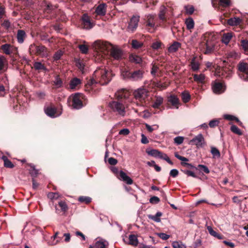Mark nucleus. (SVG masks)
Here are the masks:
<instances>
[{
    "instance_id": "nucleus-11",
    "label": "nucleus",
    "mask_w": 248,
    "mask_h": 248,
    "mask_svg": "<svg viewBox=\"0 0 248 248\" xmlns=\"http://www.w3.org/2000/svg\"><path fill=\"white\" fill-rule=\"evenodd\" d=\"M140 16L138 15L133 16L130 19L127 28L128 31L133 32L137 29L140 21Z\"/></svg>"
},
{
    "instance_id": "nucleus-12",
    "label": "nucleus",
    "mask_w": 248,
    "mask_h": 248,
    "mask_svg": "<svg viewBox=\"0 0 248 248\" xmlns=\"http://www.w3.org/2000/svg\"><path fill=\"white\" fill-rule=\"evenodd\" d=\"M45 113L51 118H55L60 116L62 111H59L57 108L52 106H47L44 108Z\"/></svg>"
},
{
    "instance_id": "nucleus-53",
    "label": "nucleus",
    "mask_w": 248,
    "mask_h": 248,
    "mask_svg": "<svg viewBox=\"0 0 248 248\" xmlns=\"http://www.w3.org/2000/svg\"><path fill=\"white\" fill-rule=\"evenodd\" d=\"M59 205L62 211L65 212L68 209L67 205L65 202L61 201L59 202Z\"/></svg>"
},
{
    "instance_id": "nucleus-48",
    "label": "nucleus",
    "mask_w": 248,
    "mask_h": 248,
    "mask_svg": "<svg viewBox=\"0 0 248 248\" xmlns=\"http://www.w3.org/2000/svg\"><path fill=\"white\" fill-rule=\"evenodd\" d=\"M172 247L173 248H186L185 245L181 242H174L172 243Z\"/></svg>"
},
{
    "instance_id": "nucleus-51",
    "label": "nucleus",
    "mask_w": 248,
    "mask_h": 248,
    "mask_svg": "<svg viewBox=\"0 0 248 248\" xmlns=\"http://www.w3.org/2000/svg\"><path fill=\"white\" fill-rule=\"evenodd\" d=\"M219 123V119H213L209 122V126L211 128H214L216 126L218 125Z\"/></svg>"
},
{
    "instance_id": "nucleus-59",
    "label": "nucleus",
    "mask_w": 248,
    "mask_h": 248,
    "mask_svg": "<svg viewBox=\"0 0 248 248\" xmlns=\"http://www.w3.org/2000/svg\"><path fill=\"white\" fill-rule=\"evenodd\" d=\"M182 171L185 174L187 175L188 176H191L194 178L198 177V176L195 174V173L191 170H182Z\"/></svg>"
},
{
    "instance_id": "nucleus-47",
    "label": "nucleus",
    "mask_w": 248,
    "mask_h": 248,
    "mask_svg": "<svg viewBox=\"0 0 248 248\" xmlns=\"http://www.w3.org/2000/svg\"><path fill=\"white\" fill-rule=\"evenodd\" d=\"M59 233L57 232L55 235L52 237V238H53V241L52 242H50V244L52 245H56L58 243V242L61 239L62 237H58Z\"/></svg>"
},
{
    "instance_id": "nucleus-17",
    "label": "nucleus",
    "mask_w": 248,
    "mask_h": 248,
    "mask_svg": "<svg viewBox=\"0 0 248 248\" xmlns=\"http://www.w3.org/2000/svg\"><path fill=\"white\" fill-rule=\"evenodd\" d=\"M107 5L105 3L99 4L95 9V12L97 15L103 16L106 13Z\"/></svg>"
},
{
    "instance_id": "nucleus-44",
    "label": "nucleus",
    "mask_w": 248,
    "mask_h": 248,
    "mask_svg": "<svg viewBox=\"0 0 248 248\" xmlns=\"http://www.w3.org/2000/svg\"><path fill=\"white\" fill-rule=\"evenodd\" d=\"M30 166L31 169L29 170L30 173L31 174V176H32L33 177H35L37 175L38 173V170L35 168V166L31 164L30 165Z\"/></svg>"
},
{
    "instance_id": "nucleus-2",
    "label": "nucleus",
    "mask_w": 248,
    "mask_h": 248,
    "mask_svg": "<svg viewBox=\"0 0 248 248\" xmlns=\"http://www.w3.org/2000/svg\"><path fill=\"white\" fill-rule=\"evenodd\" d=\"M110 72L105 68H99L94 72L93 78L91 79V84L99 83L101 85L107 84L111 80Z\"/></svg>"
},
{
    "instance_id": "nucleus-18",
    "label": "nucleus",
    "mask_w": 248,
    "mask_h": 248,
    "mask_svg": "<svg viewBox=\"0 0 248 248\" xmlns=\"http://www.w3.org/2000/svg\"><path fill=\"white\" fill-rule=\"evenodd\" d=\"M181 44L180 43L174 41L169 47L168 51L169 53H172L176 52L178 49L181 47Z\"/></svg>"
},
{
    "instance_id": "nucleus-8",
    "label": "nucleus",
    "mask_w": 248,
    "mask_h": 248,
    "mask_svg": "<svg viewBox=\"0 0 248 248\" xmlns=\"http://www.w3.org/2000/svg\"><path fill=\"white\" fill-rule=\"evenodd\" d=\"M82 95L80 93H75L70 98L71 100V106L73 108L79 109L83 107L82 101Z\"/></svg>"
},
{
    "instance_id": "nucleus-15",
    "label": "nucleus",
    "mask_w": 248,
    "mask_h": 248,
    "mask_svg": "<svg viewBox=\"0 0 248 248\" xmlns=\"http://www.w3.org/2000/svg\"><path fill=\"white\" fill-rule=\"evenodd\" d=\"M117 177L120 180L123 181L128 185H131L133 184V181L132 179L123 170L120 171L119 176H117Z\"/></svg>"
},
{
    "instance_id": "nucleus-9",
    "label": "nucleus",
    "mask_w": 248,
    "mask_h": 248,
    "mask_svg": "<svg viewBox=\"0 0 248 248\" xmlns=\"http://www.w3.org/2000/svg\"><path fill=\"white\" fill-rule=\"evenodd\" d=\"M134 97L140 102L144 101L148 96V91L145 88H140L133 93Z\"/></svg>"
},
{
    "instance_id": "nucleus-21",
    "label": "nucleus",
    "mask_w": 248,
    "mask_h": 248,
    "mask_svg": "<svg viewBox=\"0 0 248 248\" xmlns=\"http://www.w3.org/2000/svg\"><path fill=\"white\" fill-rule=\"evenodd\" d=\"M42 6L44 8V12L47 13L51 12L52 10L56 8L55 6H53L51 3L46 1H44L42 3Z\"/></svg>"
},
{
    "instance_id": "nucleus-64",
    "label": "nucleus",
    "mask_w": 248,
    "mask_h": 248,
    "mask_svg": "<svg viewBox=\"0 0 248 248\" xmlns=\"http://www.w3.org/2000/svg\"><path fill=\"white\" fill-rule=\"evenodd\" d=\"M157 235L158 236V237H159V238H160L163 240H166L168 239L170 237V235L167 234L163 232L157 233Z\"/></svg>"
},
{
    "instance_id": "nucleus-45",
    "label": "nucleus",
    "mask_w": 248,
    "mask_h": 248,
    "mask_svg": "<svg viewBox=\"0 0 248 248\" xmlns=\"http://www.w3.org/2000/svg\"><path fill=\"white\" fill-rule=\"evenodd\" d=\"M241 46L244 51H248V40L244 39L241 41Z\"/></svg>"
},
{
    "instance_id": "nucleus-5",
    "label": "nucleus",
    "mask_w": 248,
    "mask_h": 248,
    "mask_svg": "<svg viewBox=\"0 0 248 248\" xmlns=\"http://www.w3.org/2000/svg\"><path fill=\"white\" fill-rule=\"evenodd\" d=\"M109 107L117 114L124 116L125 114V107L121 101H113L109 103Z\"/></svg>"
},
{
    "instance_id": "nucleus-27",
    "label": "nucleus",
    "mask_w": 248,
    "mask_h": 248,
    "mask_svg": "<svg viewBox=\"0 0 248 248\" xmlns=\"http://www.w3.org/2000/svg\"><path fill=\"white\" fill-rule=\"evenodd\" d=\"M163 102V98L160 96H155V99L152 105L153 108H158L162 105Z\"/></svg>"
},
{
    "instance_id": "nucleus-16",
    "label": "nucleus",
    "mask_w": 248,
    "mask_h": 248,
    "mask_svg": "<svg viewBox=\"0 0 248 248\" xmlns=\"http://www.w3.org/2000/svg\"><path fill=\"white\" fill-rule=\"evenodd\" d=\"M81 20L82 25L84 29H90L93 27L90 17L87 14H85L82 16Z\"/></svg>"
},
{
    "instance_id": "nucleus-37",
    "label": "nucleus",
    "mask_w": 248,
    "mask_h": 248,
    "mask_svg": "<svg viewBox=\"0 0 248 248\" xmlns=\"http://www.w3.org/2000/svg\"><path fill=\"white\" fill-rule=\"evenodd\" d=\"M108 243L106 241H97L94 245V248H106Z\"/></svg>"
},
{
    "instance_id": "nucleus-23",
    "label": "nucleus",
    "mask_w": 248,
    "mask_h": 248,
    "mask_svg": "<svg viewBox=\"0 0 248 248\" xmlns=\"http://www.w3.org/2000/svg\"><path fill=\"white\" fill-rule=\"evenodd\" d=\"M194 80L198 83L203 84L205 79V76L203 74H193Z\"/></svg>"
},
{
    "instance_id": "nucleus-4",
    "label": "nucleus",
    "mask_w": 248,
    "mask_h": 248,
    "mask_svg": "<svg viewBox=\"0 0 248 248\" xmlns=\"http://www.w3.org/2000/svg\"><path fill=\"white\" fill-rule=\"evenodd\" d=\"M237 69L239 78L243 81H248V63L240 62L237 65Z\"/></svg>"
},
{
    "instance_id": "nucleus-13",
    "label": "nucleus",
    "mask_w": 248,
    "mask_h": 248,
    "mask_svg": "<svg viewBox=\"0 0 248 248\" xmlns=\"http://www.w3.org/2000/svg\"><path fill=\"white\" fill-rule=\"evenodd\" d=\"M190 143L197 146V147H202L205 144L204 139L202 134L195 136L190 141Z\"/></svg>"
},
{
    "instance_id": "nucleus-52",
    "label": "nucleus",
    "mask_w": 248,
    "mask_h": 248,
    "mask_svg": "<svg viewBox=\"0 0 248 248\" xmlns=\"http://www.w3.org/2000/svg\"><path fill=\"white\" fill-rule=\"evenodd\" d=\"M76 66L80 71L82 73L84 72L85 65L80 60H78L76 62Z\"/></svg>"
},
{
    "instance_id": "nucleus-24",
    "label": "nucleus",
    "mask_w": 248,
    "mask_h": 248,
    "mask_svg": "<svg viewBox=\"0 0 248 248\" xmlns=\"http://www.w3.org/2000/svg\"><path fill=\"white\" fill-rule=\"evenodd\" d=\"M13 46L9 44H5L1 46V49L6 55H10L13 51Z\"/></svg>"
},
{
    "instance_id": "nucleus-42",
    "label": "nucleus",
    "mask_w": 248,
    "mask_h": 248,
    "mask_svg": "<svg viewBox=\"0 0 248 248\" xmlns=\"http://www.w3.org/2000/svg\"><path fill=\"white\" fill-rule=\"evenodd\" d=\"M196 170H199L201 172H203L206 174H208L210 172V170L207 167L203 165L199 164L198 165Z\"/></svg>"
},
{
    "instance_id": "nucleus-7",
    "label": "nucleus",
    "mask_w": 248,
    "mask_h": 248,
    "mask_svg": "<svg viewBox=\"0 0 248 248\" xmlns=\"http://www.w3.org/2000/svg\"><path fill=\"white\" fill-rule=\"evenodd\" d=\"M147 154L152 156L163 159L169 164L173 165V162L170 160L167 154L163 153L156 149H150L146 150Z\"/></svg>"
},
{
    "instance_id": "nucleus-33",
    "label": "nucleus",
    "mask_w": 248,
    "mask_h": 248,
    "mask_svg": "<svg viewBox=\"0 0 248 248\" xmlns=\"http://www.w3.org/2000/svg\"><path fill=\"white\" fill-rule=\"evenodd\" d=\"M129 245L136 246L138 244V240L136 235L134 234H130L129 236Z\"/></svg>"
},
{
    "instance_id": "nucleus-40",
    "label": "nucleus",
    "mask_w": 248,
    "mask_h": 248,
    "mask_svg": "<svg viewBox=\"0 0 248 248\" xmlns=\"http://www.w3.org/2000/svg\"><path fill=\"white\" fill-rule=\"evenodd\" d=\"M131 46L134 49H139L142 46L143 43L137 40H133L131 42Z\"/></svg>"
},
{
    "instance_id": "nucleus-3",
    "label": "nucleus",
    "mask_w": 248,
    "mask_h": 248,
    "mask_svg": "<svg viewBox=\"0 0 248 248\" xmlns=\"http://www.w3.org/2000/svg\"><path fill=\"white\" fill-rule=\"evenodd\" d=\"M144 72L143 70L139 69L134 71H129L126 69L121 70V76L124 79L132 81L141 80L143 77Z\"/></svg>"
},
{
    "instance_id": "nucleus-34",
    "label": "nucleus",
    "mask_w": 248,
    "mask_h": 248,
    "mask_svg": "<svg viewBox=\"0 0 248 248\" xmlns=\"http://www.w3.org/2000/svg\"><path fill=\"white\" fill-rule=\"evenodd\" d=\"M33 67L36 70L47 71L46 68L40 62H35L33 64Z\"/></svg>"
},
{
    "instance_id": "nucleus-58",
    "label": "nucleus",
    "mask_w": 248,
    "mask_h": 248,
    "mask_svg": "<svg viewBox=\"0 0 248 248\" xmlns=\"http://www.w3.org/2000/svg\"><path fill=\"white\" fill-rule=\"evenodd\" d=\"M1 25L5 29L8 30L11 27V23L9 20H4L3 23L1 24Z\"/></svg>"
},
{
    "instance_id": "nucleus-61",
    "label": "nucleus",
    "mask_w": 248,
    "mask_h": 248,
    "mask_svg": "<svg viewBox=\"0 0 248 248\" xmlns=\"http://www.w3.org/2000/svg\"><path fill=\"white\" fill-rule=\"evenodd\" d=\"M206 50L205 52V54H209L211 53L214 49V46L213 45H209L207 43L206 44Z\"/></svg>"
},
{
    "instance_id": "nucleus-14",
    "label": "nucleus",
    "mask_w": 248,
    "mask_h": 248,
    "mask_svg": "<svg viewBox=\"0 0 248 248\" xmlns=\"http://www.w3.org/2000/svg\"><path fill=\"white\" fill-rule=\"evenodd\" d=\"M200 63L199 59L197 56L193 57L190 61V66L192 70L194 72L198 71L200 69Z\"/></svg>"
},
{
    "instance_id": "nucleus-32",
    "label": "nucleus",
    "mask_w": 248,
    "mask_h": 248,
    "mask_svg": "<svg viewBox=\"0 0 248 248\" xmlns=\"http://www.w3.org/2000/svg\"><path fill=\"white\" fill-rule=\"evenodd\" d=\"M130 61L132 62L140 64L142 62V58L137 55H131L129 57Z\"/></svg>"
},
{
    "instance_id": "nucleus-31",
    "label": "nucleus",
    "mask_w": 248,
    "mask_h": 248,
    "mask_svg": "<svg viewBox=\"0 0 248 248\" xmlns=\"http://www.w3.org/2000/svg\"><path fill=\"white\" fill-rule=\"evenodd\" d=\"M1 159L4 162V167L8 168H13L14 167V164L12 163V162L9 160L7 157L5 155H2L1 157Z\"/></svg>"
},
{
    "instance_id": "nucleus-26",
    "label": "nucleus",
    "mask_w": 248,
    "mask_h": 248,
    "mask_svg": "<svg viewBox=\"0 0 248 248\" xmlns=\"http://www.w3.org/2000/svg\"><path fill=\"white\" fill-rule=\"evenodd\" d=\"M81 82L80 79L75 78L71 80L69 83V87L71 89H75L76 87L81 84Z\"/></svg>"
},
{
    "instance_id": "nucleus-63",
    "label": "nucleus",
    "mask_w": 248,
    "mask_h": 248,
    "mask_svg": "<svg viewBox=\"0 0 248 248\" xmlns=\"http://www.w3.org/2000/svg\"><path fill=\"white\" fill-rule=\"evenodd\" d=\"M149 202L152 204H157L160 202V199L156 196H153L150 199Z\"/></svg>"
},
{
    "instance_id": "nucleus-62",
    "label": "nucleus",
    "mask_w": 248,
    "mask_h": 248,
    "mask_svg": "<svg viewBox=\"0 0 248 248\" xmlns=\"http://www.w3.org/2000/svg\"><path fill=\"white\" fill-rule=\"evenodd\" d=\"M223 117L225 119L232 121V120H236L238 121V119L234 116L230 114H225L223 116Z\"/></svg>"
},
{
    "instance_id": "nucleus-49",
    "label": "nucleus",
    "mask_w": 248,
    "mask_h": 248,
    "mask_svg": "<svg viewBox=\"0 0 248 248\" xmlns=\"http://www.w3.org/2000/svg\"><path fill=\"white\" fill-rule=\"evenodd\" d=\"M145 127L148 130V131L150 133H151L154 130H156L158 128V126L157 125H154L153 126H151L147 124H145Z\"/></svg>"
},
{
    "instance_id": "nucleus-10",
    "label": "nucleus",
    "mask_w": 248,
    "mask_h": 248,
    "mask_svg": "<svg viewBox=\"0 0 248 248\" xmlns=\"http://www.w3.org/2000/svg\"><path fill=\"white\" fill-rule=\"evenodd\" d=\"M213 92L216 94H220L224 92L226 86L223 82L215 80L212 83Z\"/></svg>"
},
{
    "instance_id": "nucleus-43",
    "label": "nucleus",
    "mask_w": 248,
    "mask_h": 248,
    "mask_svg": "<svg viewBox=\"0 0 248 248\" xmlns=\"http://www.w3.org/2000/svg\"><path fill=\"white\" fill-rule=\"evenodd\" d=\"M78 201L82 203H89L92 201V198L87 196H80Z\"/></svg>"
},
{
    "instance_id": "nucleus-35",
    "label": "nucleus",
    "mask_w": 248,
    "mask_h": 248,
    "mask_svg": "<svg viewBox=\"0 0 248 248\" xmlns=\"http://www.w3.org/2000/svg\"><path fill=\"white\" fill-rule=\"evenodd\" d=\"M166 12V8L164 5H161L160 8L159 13L158 14V17L159 19L162 21L165 19V13Z\"/></svg>"
},
{
    "instance_id": "nucleus-36",
    "label": "nucleus",
    "mask_w": 248,
    "mask_h": 248,
    "mask_svg": "<svg viewBox=\"0 0 248 248\" xmlns=\"http://www.w3.org/2000/svg\"><path fill=\"white\" fill-rule=\"evenodd\" d=\"M227 56L228 58L236 59L239 58L240 54L234 50H232L227 53Z\"/></svg>"
},
{
    "instance_id": "nucleus-57",
    "label": "nucleus",
    "mask_w": 248,
    "mask_h": 248,
    "mask_svg": "<svg viewBox=\"0 0 248 248\" xmlns=\"http://www.w3.org/2000/svg\"><path fill=\"white\" fill-rule=\"evenodd\" d=\"M221 6L227 7L230 6L231 2L230 0H219Z\"/></svg>"
},
{
    "instance_id": "nucleus-50",
    "label": "nucleus",
    "mask_w": 248,
    "mask_h": 248,
    "mask_svg": "<svg viewBox=\"0 0 248 248\" xmlns=\"http://www.w3.org/2000/svg\"><path fill=\"white\" fill-rule=\"evenodd\" d=\"M231 130L234 133L237 134L239 135H242V132L240 129L235 125H232L231 127Z\"/></svg>"
},
{
    "instance_id": "nucleus-22",
    "label": "nucleus",
    "mask_w": 248,
    "mask_h": 248,
    "mask_svg": "<svg viewBox=\"0 0 248 248\" xmlns=\"http://www.w3.org/2000/svg\"><path fill=\"white\" fill-rule=\"evenodd\" d=\"M26 37L25 31L22 30H19L17 33V40L20 44H22L24 42V39Z\"/></svg>"
},
{
    "instance_id": "nucleus-28",
    "label": "nucleus",
    "mask_w": 248,
    "mask_h": 248,
    "mask_svg": "<svg viewBox=\"0 0 248 248\" xmlns=\"http://www.w3.org/2000/svg\"><path fill=\"white\" fill-rule=\"evenodd\" d=\"M185 24L186 25V29L188 30L191 31L194 27V21L191 17H188L185 20Z\"/></svg>"
},
{
    "instance_id": "nucleus-56",
    "label": "nucleus",
    "mask_w": 248,
    "mask_h": 248,
    "mask_svg": "<svg viewBox=\"0 0 248 248\" xmlns=\"http://www.w3.org/2000/svg\"><path fill=\"white\" fill-rule=\"evenodd\" d=\"M206 228H207V229L209 234L211 235H212V236H213L215 237L218 233L216 231H215L213 229L212 227L211 226H207L206 227Z\"/></svg>"
},
{
    "instance_id": "nucleus-54",
    "label": "nucleus",
    "mask_w": 248,
    "mask_h": 248,
    "mask_svg": "<svg viewBox=\"0 0 248 248\" xmlns=\"http://www.w3.org/2000/svg\"><path fill=\"white\" fill-rule=\"evenodd\" d=\"M185 9L186 10V13L189 15L193 14L194 11V7L191 5L185 6Z\"/></svg>"
},
{
    "instance_id": "nucleus-29",
    "label": "nucleus",
    "mask_w": 248,
    "mask_h": 248,
    "mask_svg": "<svg viewBox=\"0 0 248 248\" xmlns=\"http://www.w3.org/2000/svg\"><path fill=\"white\" fill-rule=\"evenodd\" d=\"M162 215L161 212H157L155 215H149L148 217L149 219L154 220L156 222H160L161 221L160 217Z\"/></svg>"
},
{
    "instance_id": "nucleus-55",
    "label": "nucleus",
    "mask_w": 248,
    "mask_h": 248,
    "mask_svg": "<svg viewBox=\"0 0 248 248\" xmlns=\"http://www.w3.org/2000/svg\"><path fill=\"white\" fill-rule=\"evenodd\" d=\"M184 140V137L181 136H178L174 139V141L175 143L177 144V145H180L183 142Z\"/></svg>"
},
{
    "instance_id": "nucleus-1",
    "label": "nucleus",
    "mask_w": 248,
    "mask_h": 248,
    "mask_svg": "<svg viewBox=\"0 0 248 248\" xmlns=\"http://www.w3.org/2000/svg\"><path fill=\"white\" fill-rule=\"evenodd\" d=\"M93 47L97 51L104 53L110 51V56L117 61H120L124 57V52L119 46H113L108 42L96 41L93 44Z\"/></svg>"
},
{
    "instance_id": "nucleus-41",
    "label": "nucleus",
    "mask_w": 248,
    "mask_h": 248,
    "mask_svg": "<svg viewBox=\"0 0 248 248\" xmlns=\"http://www.w3.org/2000/svg\"><path fill=\"white\" fill-rule=\"evenodd\" d=\"M182 99L184 103L188 102L190 99V95L187 92H183L181 94Z\"/></svg>"
},
{
    "instance_id": "nucleus-19",
    "label": "nucleus",
    "mask_w": 248,
    "mask_h": 248,
    "mask_svg": "<svg viewBox=\"0 0 248 248\" xmlns=\"http://www.w3.org/2000/svg\"><path fill=\"white\" fill-rule=\"evenodd\" d=\"M154 18L155 16L154 15H149L147 16V20L146 22V26L150 27L153 30H154L155 28Z\"/></svg>"
},
{
    "instance_id": "nucleus-60",
    "label": "nucleus",
    "mask_w": 248,
    "mask_h": 248,
    "mask_svg": "<svg viewBox=\"0 0 248 248\" xmlns=\"http://www.w3.org/2000/svg\"><path fill=\"white\" fill-rule=\"evenodd\" d=\"M124 90H123L121 91L117 92L115 93V96L118 99V100L122 99L123 97H125V95L124 94Z\"/></svg>"
},
{
    "instance_id": "nucleus-30",
    "label": "nucleus",
    "mask_w": 248,
    "mask_h": 248,
    "mask_svg": "<svg viewBox=\"0 0 248 248\" xmlns=\"http://www.w3.org/2000/svg\"><path fill=\"white\" fill-rule=\"evenodd\" d=\"M241 21V20L240 18L234 17L229 19L227 23L230 26H237L240 23Z\"/></svg>"
},
{
    "instance_id": "nucleus-46",
    "label": "nucleus",
    "mask_w": 248,
    "mask_h": 248,
    "mask_svg": "<svg viewBox=\"0 0 248 248\" xmlns=\"http://www.w3.org/2000/svg\"><path fill=\"white\" fill-rule=\"evenodd\" d=\"M82 54H87L89 51L88 47L85 45H80L78 46Z\"/></svg>"
},
{
    "instance_id": "nucleus-25",
    "label": "nucleus",
    "mask_w": 248,
    "mask_h": 248,
    "mask_svg": "<svg viewBox=\"0 0 248 248\" xmlns=\"http://www.w3.org/2000/svg\"><path fill=\"white\" fill-rule=\"evenodd\" d=\"M232 37V32H227L224 33L222 37V42L225 45H228Z\"/></svg>"
},
{
    "instance_id": "nucleus-38",
    "label": "nucleus",
    "mask_w": 248,
    "mask_h": 248,
    "mask_svg": "<svg viewBox=\"0 0 248 248\" xmlns=\"http://www.w3.org/2000/svg\"><path fill=\"white\" fill-rule=\"evenodd\" d=\"M53 82L54 85L57 88H59L62 86L63 82L62 79L60 78L59 76H56L55 77V79Z\"/></svg>"
},
{
    "instance_id": "nucleus-20",
    "label": "nucleus",
    "mask_w": 248,
    "mask_h": 248,
    "mask_svg": "<svg viewBox=\"0 0 248 248\" xmlns=\"http://www.w3.org/2000/svg\"><path fill=\"white\" fill-rule=\"evenodd\" d=\"M168 101L175 108H178L179 100L178 97L174 95H170L168 98Z\"/></svg>"
},
{
    "instance_id": "nucleus-39",
    "label": "nucleus",
    "mask_w": 248,
    "mask_h": 248,
    "mask_svg": "<svg viewBox=\"0 0 248 248\" xmlns=\"http://www.w3.org/2000/svg\"><path fill=\"white\" fill-rule=\"evenodd\" d=\"M211 153L213 155L214 158H219L220 156V153L219 150L215 147H211Z\"/></svg>"
},
{
    "instance_id": "nucleus-6",
    "label": "nucleus",
    "mask_w": 248,
    "mask_h": 248,
    "mask_svg": "<svg viewBox=\"0 0 248 248\" xmlns=\"http://www.w3.org/2000/svg\"><path fill=\"white\" fill-rule=\"evenodd\" d=\"M29 51L31 54H34L42 58L47 57L48 52L47 48L44 46H36L33 44L29 47Z\"/></svg>"
}]
</instances>
